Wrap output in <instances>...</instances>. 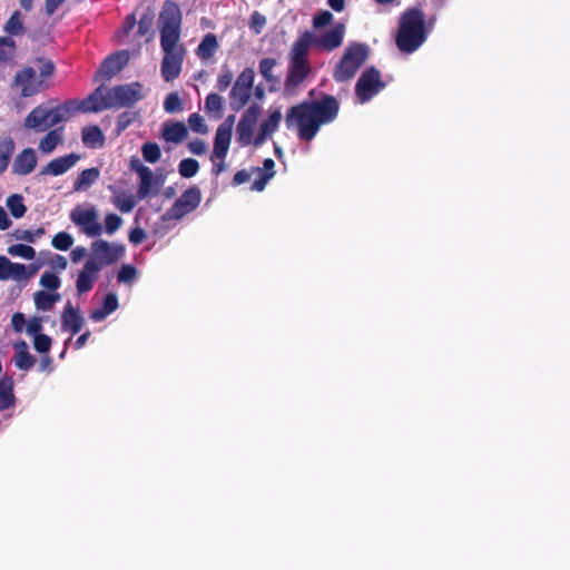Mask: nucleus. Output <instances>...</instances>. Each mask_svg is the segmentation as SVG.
I'll return each instance as SVG.
<instances>
[{"instance_id":"1","label":"nucleus","mask_w":570,"mask_h":570,"mask_svg":"<svg viewBox=\"0 0 570 570\" xmlns=\"http://www.w3.org/2000/svg\"><path fill=\"white\" fill-rule=\"evenodd\" d=\"M344 33V26L336 23L324 35H316L306 30L298 36L288 52L287 73L284 80V91L287 95L296 94L313 75V68L308 59L311 48L332 51L342 45Z\"/></svg>"},{"instance_id":"2","label":"nucleus","mask_w":570,"mask_h":570,"mask_svg":"<svg viewBox=\"0 0 570 570\" xmlns=\"http://www.w3.org/2000/svg\"><path fill=\"white\" fill-rule=\"evenodd\" d=\"M340 105L335 97L323 95L321 99L303 102L289 108L285 124L296 128L302 140H312L323 125L332 122L338 114Z\"/></svg>"},{"instance_id":"3","label":"nucleus","mask_w":570,"mask_h":570,"mask_svg":"<svg viewBox=\"0 0 570 570\" xmlns=\"http://www.w3.org/2000/svg\"><path fill=\"white\" fill-rule=\"evenodd\" d=\"M426 39L425 17L417 8L407 9L401 17L395 42L402 52H414Z\"/></svg>"},{"instance_id":"4","label":"nucleus","mask_w":570,"mask_h":570,"mask_svg":"<svg viewBox=\"0 0 570 570\" xmlns=\"http://www.w3.org/2000/svg\"><path fill=\"white\" fill-rule=\"evenodd\" d=\"M72 112H75V101H67L57 106L39 105L26 117L24 127L42 132L66 121Z\"/></svg>"},{"instance_id":"5","label":"nucleus","mask_w":570,"mask_h":570,"mask_svg":"<svg viewBox=\"0 0 570 570\" xmlns=\"http://www.w3.org/2000/svg\"><path fill=\"white\" fill-rule=\"evenodd\" d=\"M181 12L171 1H166L159 14L160 46L163 51H185L180 46Z\"/></svg>"},{"instance_id":"6","label":"nucleus","mask_w":570,"mask_h":570,"mask_svg":"<svg viewBox=\"0 0 570 570\" xmlns=\"http://www.w3.org/2000/svg\"><path fill=\"white\" fill-rule=\"evenodd\" d=\"M69 218L79 228L80 233L87 237L96 238L104 233V227L99 220V212L92 204L86 203L75 206Z\"/></svg>"},{"instance_id":"7","label":"nucleus","mask_w":570,"mask_h":570,"mask_svg":"<svg viewBox=\"0 0 570 570\" xmlns=\"http://www.w3.org/2000/svg\"><path fill=\"white\" fill-rule=\"evenodd\" d=\"M255 71L253 68H245L234 81L229 92V107L234 111L242 110L253 96Z\"/></svg>"},{"instance_id":"8","label":"nucleus","mask_w":570,"mask_h":570,"mask_svg":"<svg viewBox=\"0 0 570 570\" xmlns=\"http://www.w3.org/2000/svg\"><path fill=\"white\" fill-rule=\"evenodd\" d=\"M382 73L375 67H367L358 77V104H365L386 87Z\"/></svg>"},{"instance_id":"9","label":"nucleus","mask_w":570,"mask_h":570,"mask_svg":"<svg viewBox=\"0 0 570 570\" xmlns=\"http://www.w3.org/2000/svg\"><path fill=\"white\" fill-rule=\"evenodd\" d=\"M202 202L200 189L196 186L186 189L174 205L164 214V220L180 219L195 210Z\"/></svg>"},{"instance_id":"10","label":"nucleus","mask_w":570,"mask_h":570,"mask_svg":"<svg viewBox=\"0 0 570 570\" xmlns=\"http://www.w3.org/2000/svg\"><path fill=\"white\" fill-rule=\"evenodd\" d=\"M125 248L122 245L108 243L104 239H97L91 244V257L87 262H94L99 266H107L118 261L124 255Z\"/></svg>"},{"instance_id":"11","label":"nucleus","mask_w":570,"mask_h":570,"mask_svg":"<svg viewBox=\"0 0 570 570\" xmlns=\"http://www.w3.org/2000/svg\"><path fill=\"white\" fill-rule=\"evenodd\" d=\"M110 92L115 108L131 107L142 100L147 95V90L139 82L112 87L110 88Z\"/></svg>"},{"instance_id":"12","label":"nucleus","mask_w":570,"mask_h":570,"mask_svg":"<svg viewBox=\"0 0 570 570\" xmlns=\"http://www.w3.org/2000/svg\"><path fill=\"white\" fill-rule=\"evenodd\" d=\"M114 101L110 89L102 86L98 87L87 99L80 104L75 101V111L99 112L107 109H114Z\"/></svg>"},{"instance_id":"13","label":"nucleus","mask_w":570,"mask_h":570,"mask_svg":"<svg viewBox=\"0 0 570 570\" xmlns=\"http://www.w3.org/2000/svg\"><path fill=\"white\" fill-rule=\"evenodd\" d=\"M261 114V108L257 105H252L240 117L236 127L237 141L242 146H248L253 141L254 130Z\"/></svg>"},{"instance_id":"14","label":"nucleus","mask_w":570,"mask_h":570,"mask_svg":"<svg viewBox=\"0 0 570 570\" xmlns=\"http://www.w3.org/2000/svg\"><path fill=\"white\" fill-rule=\"evenodd\" d=\"M234 116H229L216 130L210 160H224L232 140Z\"/></svg>"},{"instance_id":"15","label":"nucleus","mask_w":570,"mask_h":570,"mask_svg":"<svg viewBox=\"0 0 570 570\" xmlns=\"http://www.w3.org/2000/svg\"><path fill=\"white\" fill-rule=\"evenodd\" d=\"M43 80L37 77L33 68L27 67L14 76L13 86L22 97H31L42 90Z\"/></svg>"},{"instance_id":"16","label":"nucleus","mask_w":570,"mask_h":570,"mask_svg":"<svg viewBox=\"0 0 570 570\" xmlns=\"http://www.w3.org/2000/svg\"><path fill=\"white\" fill-rule=\"evenodd\" d=\"M36 273L33 266L27 267L20 263H13L6 256H0V281L12 279L16 282L28 281Z\"/></svg>"},{"instance_id":"17","label":"nucleus","mask_w":570,"mask_h":570,"mask_svg":"<svg viewBox=\"0 0 570 570\" xmlns=\"http://www.w3.org/2000/svg\"><path fill=\"white\" fill-rule=\"evenodd\" d=\"M356 73V45H350L340 62L337 63L333 77L337 82L351 80Z\"/></svg>"},{"instance_id":"18","label":"nucleus","mask_w":570,"mask_h":570,"mask_svg":"<svg viewBox=\"0 0 570 570\" xmlns=\"http://www.w3.org/2000/svg\"><path fill=\"white\" fill-rule=\"evenodd\" d=\"M184 55L185 51H164L160 71L165 81H173L179 76Z\"/></svg>"},{"instance_id":"19","label":"nucleus","mask_w":570,"mask_h":570,"mask_svg":"<svg viewBox=\"0 0 570 570\" xmlns=\"http://www.w3.org/2000/svg\"><path fill=\"white\" fill-rule=\"evenodd\" d=\"M80 159V155L71 153L49 161L41 170L40 175L60 176L71 169Z\"/></svg>"},{"instance_id":"20","label":"nucleus","mask_w":570,"mask_h":570,"mask_svg":"<svg viewBox=\"0 0 570 570\" xmlns=\"http://www.w3.org/2000/svg\"><path fill=\"white\" fill-rule=\"evenodd\" d=\"M38 163L36 150L26 148L17 155L12 164V173L18 176H27L31 174Z\"/></svg>"},{"instance_id":"21","label":"nucleus","mask_w":570,"mask_h":570,"mask_svg":"<svg viewBox=\"0 0 570 570\" xmlns=\"http://www.w3.org/2000/svg\"><path fill=\"white\" fill-rule=\"evenodd\" d=\"M129 61V52L127 50L117 51L109 56L102 62L99 73L106 78H111L118 73Z\"/></svg>"},{"instance_id":"22","label":"nucleus","mask_w":570,"mask_h":570,"mask_svg":"<svg viewBox=\"0 0 570 570\" xmlns=\"http://www.w3.org/2000/svg\"><path fill=\"white\" fill-rule=\"evenodd\" d=\"M139 188L137 196L139 199H145L149 195L158 194L160 183L154 176L149 167H141L139 170Z\"/></svg>"},{"instance_id":"23","label":"nucleus","mask_w":570,"mask_h":570,"mask_svg":"<svg viewBox=\"0 0 570 570\" xmlns=\"http://www.w3.org/2000/svg\"><path fill=\"white\" fill-rule=\"evenodd\" d=\"M83 325V318L78 309L68 302L61 315V326L63 331H69L72 335L79 333Z\"/></svg>"},{"instance_id":"24","label":"nucleus","mask_w":570,"mask_h":570,"mask_svg":"<svg viewBox=\"0 0 570 570\" xmlns=\"http://www.w3.org/2000/svg\"><path fill=\"white\" fill-rule=\"evenodd\" d=\"M98 272L99 266L94 262H86L83 269L79 273L76 282V287L79 294L87 293L92 288Z\"/></svg>"},{"instance_id":"25","label":"nucleus","mask_w":570,"mask_h":570,"mask_svg":"<svg viewBox=\"0 0 570 570\" xmlns=\"http://www.w3.org/2000/svg\"><path fill=\"white\" fill-rule=\"evenodd\" d=\"M187 135V127L181 121H166L163 124L161 136L168 142L179 144Z\"/></svg>"},{"instance_id":"26","label":"nucleus","mask_w":570,"mask_h":570,"mask_svg":"<svg viewBox=\"0 0 570 570\" xmlns=\"http://www.w3.org/2000/svg\"><path fill=\"white\" fill-rule=\"evenodd\" d=\"M264 168H254L256 173L259 174V178L256 179L252 185V190L263 191L268 183L275 176V163L272 158H266L264 160Z\"/></svg>"},{"instance_id":"27","label":"nucleus","mask_w":570,"mask_h":570,"mask_svg":"<svg viewBox=\"0 0 570 570\" xmlns=\"http://www.w3.org/2000/svg\"><path fill=\"white\" fill-rule=\"evenodd\" d=\"M100 177V170L97 167H91L82 170L73 184L75 191L88 190Z\"/></svg>"},{"instance_id":"28","label":"nucleus","mask_w":570,"mask_h":570,"mask_svg":"<svg viewBox=\"0 0 570 570\" xmlns=\"http://www.w3.org/2000/svg\"><path fill=\"white\" fill-rule=\"evenodd\" d=\"M81 139L89 148H100L105 144V135L98 126H88L82 129Z\"/></svg>"},{"instance_id":"29","label":"nucleus","mask_w":570,"mask_h":570,"mask_svg":"<svg viewBox=\"0 0 570 570\" xmlns=\"http://www.w3.org/2000/svg\"><path fill=\"white\" fill-rule=\"evenodd\" d=\"M16 403L13 382L9 377L0 380V411L12 407Z\"/></svg>"},{"instance_id":"30","label":"nucleus","mask_w":570,"mask_h":570,"mask_svg":"<svg viewBox=\"0 0 570 570\" xmlns=\"http://www.w3.org/2000/svg\"><path fill=\"white\" fill-rule=\"evenodd\" d=\"M63 141L62 128H56L46 134L39 142V149L43 154H51Z\"/></svg>"},{"instance_id":"31","label":"nucleus","mask_w":570,"mask_h":570,"mask_svg":"<svg viewBox=\"0 0 570 570\" xmlns=\"http://www.w3.org/2000/svg\"><path fill=\"white\" fill-rule=\"evenodd\" d=\"M218 48L217 38L214 33H207L197 48V55L202 59H209Z\"/></svg>"},{"instance_id":"32","label":"nucleus","mask_w":570,"mask_h":570,"mask_svg":"<svg viewBox=\"0 0 570 570\" xmlns=\"http://www.w3.org/2000/svg\"><path fill=\"white\" fill-rule=\"evenodd\" d=\"M3 31L10 36H18L24 31L23 17L19 10H16L3 26Z\"/></svg>"},{"instance_id":"33","label":"nucleus","mask_w":570,"mask_h":570,"mask_svg":"<svg viewBox=\"0 0 570 570\" xmlns=\"http://www.w3.org/2000/svg\"><path fill=\"white\" fill-rule=\"evenodd\" d=\"M276 66L277 60L275 58H263L259 61L258 71L267 82L276 83L278 81L277 77L273 73Z\"/></svg>"},{"instance_id":"34","label":"nucleus","mask_w":570,"mask_h":570,"mask_svg":"<svg viewBox=\"0 0 570 570\" xmlns=\"http://www.w3.org/2000/svg\"><path fill=\"white\" fill-rule=\"evenodd\" d=\"M283 115L281 111V108H277L271 112L267 119H265L259 129L264 131V134H267L272 136L278 128L281 121H282Z\"/></svg>"},{"instance_id":"35","label":"nucleus","mask_w":570,"mask_h":570,"mask_svg":"<svg viewBox=\"0 0 570 570\" xmlns=\"http://www.w3.org/2000/svg\"><path fill=\"white\" fill-rule=\"evenodd\" d=\"M6 205L14 218H21L27 212V207L23 204V197L19 194L9 196Z\"/></svg>"},{"instance_id":"36","label":"nucleus","mask_w":570,"mask_h":570,"mask_svg":"<svg viewBox=\"0 0 570 570\" xmlns=\"http://www.w3.org/2000/svg\"><path fill=\"white\" fill-rule=\"evenodd\" d=\"M112 204L118 210L127 214L135 208L136 199L132 195H126L125 193H120L114 197Z\"/></svg>"},{"instance_id":"37","label":"nucleus","mask_w":570,"mask_h":570,"mask_svg":"<svg viewBox=\"0 0 570 570\" xmlns=\"http://www.w3.org/2000/svg\"><path fill=\"white\" fill-rule=\"evenodd\" d=\"M7 252L11 256L21 257L29 261L36 257L35 248L26 244L11 245L8 247Z\"/></svg>"},{"instance_id":"38","label":"nucleus","mask_w":570,"mask_h":570,"mask_svg":"<svg viewBox=\"0 0 570 570\" xmlns=\"http://www.w3.org/2000/svg\"><path fill=\"white\" fill-rule=\"evenodd\" d=\"M199 170V163L194 158H185L178 165L179 175L184 178L194 177Z\"/></svg>"},{"instance_id":"39","label":"nucleus","mask_w":570,"mask_h":570,"mask_svg":"<svg viewBox=\"0 0 570 570\" xmlns=\"http://www.w3.org/2000/svg\"><path fill=\"white\" fill-rule=\"evenodd\" d=\"M333 14L327 11V10H322L320 12H317L314 17H313V21H312V24H313V28H314V33L316 35H322L321 29L331 24V22L333 21ZM325 32H323L324 35Z\"/></svg>"},{"instance_id":"40","label":"nucleus","mask_w":570,"mask_h":570,"mask_svg":"<svg viewBox=\"0 0 570 570\" xmlns=\"http://www.w3.org/2000/svg\"><path fill=\"white\" fill-rule=\"evenodd\" d=\"M141 154L146 161L155 164L160 159L161 151L156 142H146L141 147Z\"/></svg>"},{"instance_id":"41","label":"nucleus","mask_w":570,"mask_h":570,"mask_svg":"<svg viewBox=\"0 0 570 570\" xmlns=\"http://www.w3.org/2000/svg\"><path fill=\"white\" fill-rule=\"evenodd\" d=\"M45 234V228L39 227L36 230L17 229L13 233V237L18 240H24L27 243H35Z\"/></svg>"},{"instance_id":"42","label":"nucleus","mask_w":570,"mask_h":570,"mask_svg":"<svg viewBox=\"0 0 570 570\" xmlns=\"http://www.w3.org/2000/svg\"><path fill=\"white\" fill-rule=\"evenodd\" d=\"M33 301L37 309L39 311L46 312L52 308L51 293L46 291H38L33 295Z\"/></svg>"},{"instance_id":"43","label":"nucleus","mask_w":570,"mask_h":570,"mask_svg":"<svg viewBox=\"0 0 570 570\" xmlns=\"http://www.w3.org/2000/svg\"><path fill=\"white\" fill-rule=\"evenodd\" d=\"M164 109L167 114H177L183 110V102L177 92L167 95L164 101Z\"/></svg>"},{"instance_id":"44","label":"nucleus","mask_w":570,"mask_h":570,"mask_svg":"<svg viewBox=\"0 0 570 570\" xmlns=\"http://www.w3.org/2000/svg\"><path fill=\"white\" fill-rule=\"evenodd\" d=\"M51 244L56 249L68 250L73 244V237L66 232H60L53 236Z\"/></svg>"},{"instance_id":"45","label":"nucleus","mask_w":570,"mask_h":570,"mask_svg":"<svg viewBox=\"0 0 570 570\" xmlns=\"http://www.w3.org/2000/svg\"><path fill=\"white\" fill-rule=\"evenodd\" d=\"M223 108V98L217 94H209L205 99L204 110L207 114H219Z\"/></svg>"},{"instance_id":"46","label":"nucleus","mask_w":570,"mask_h":570,"mask_svg":"<svg viewBox=\"0 0 570 570\" xmlns=\"http://www.w3.org/2000/svg\"><path fill=\"white\" fill-rule=\"evenodd\" d=\"M39 284L46 289L56 291L60 287L61 281L55 273L45 272L40 277Z\"/></svg>"},{"instance_id":"47","label":"nucleus","mask_w":570,"mask_h":570,"mask_svg":"<svg viewBox=\"0 0 570 570\" xmlns=\"http://www.w3.org/2000/svg\"><path fill=\"white\" fill-rule=\"evenodd\" d=\"M13 362L19 370L29 371L35 365L36 358L30 353H16Z\"/></svg>"},{"instance_id":"48","label":"nucleus","mask_w":570,"mask_h":570,"mask_svg":"<svg viewBox=\"0 0 570 570\" xmlns=\"http://www.w3.org/2000/svg\"><path fill=\"white\" fill-rule=\"evenodd\" d=\"M122 225V218L116 214H108L105 217L104 232L108 235L115 234Z\"/></svg>"},{"instance_id":"49","label":"nucleus","mask_w":570,"mask_h":570,"mask_svg":"<svg viewBox=\"0 0 570 570\" xmlns=\"http://www.w3.org/2000/svg\"><path fill=\"white\" fill-rule=\"evenodd\" d=\"M188 124H189L190 129L195 132H198V134L207 132V126L205 125V120L197 112H194L189 116Z\"/></svg>"},{"instance_id":"50","label":"nucleus","mask_w":570,"mask_h":570,"mask_svg":"<svg viewBox=\"0 0 570 570\" xmlns=\"http://www.w3.org/2000/svg\"><path fill=\"white\" fill-rule=\"evenodd\" d=\"M14 41L10 37H0V60L6 61L10 58L14 49Z\"/></svg>"},{"instance_id":"51","label":"nucleus","mask_w":570,"mask_h":570,"mask_svg":"<svg viewBox=\"0 0 570 570\" xmlns=\"http://www.w3.org/2000/svg\"><path fill=\"white\" fill-rule=\"evenodd\" d=\"M33 346L39 353H48L51 347V338L46 334L36 335Z\"/></svg>"},{"instance_id":"52","label":"nucleus","mask_w":570,"mask_h":570,"mask_svg":"<svg viewBox=\"0 0 570 570\" xmlns=\"http://www.w3.org/2000/svg\"><path fill=\"white\" fill-rule=\"evenodd\" d=\"M14 150V141L10 137H4L0 140V157L10 161L11 155Z\"/></svg>"},{"instance_id":"53","label":"nucleus","mask_w":570,"mask_h":570,"mask_svg":"<svg viewBox=\"0 0 570 570\" xmlns=\"http://www.w3.org/2000/svg\"><path fill=\"white\" fill-rule=\"evenodd\" d=\"M233 81V73L228 68H223L217 78L216 87L219 91H225Z\"/></svg>"},{"instance_id":"54","label":"nucleus","mask_w":570,"mask_h":570,"mask_svg":"<svg viewBox=\"0 0 570 570\" xmlns=\"http://www.w3.org/2000/svg\"><path fill=\"white\" fill-rule=\"evenodd\" d=\"M136 276V268L131 265H122L118 273V281L121 283H130Z\"/></svg>"},{"instance_id":"55","label":"nucleus","mask_w":570,"mask_h":570,"mask_svg":"<svg viewBox=\"0 0 570 570\" xmlns=\"http://www.w3.org/2000/svg\"><path fill=\"white\" fill-rule=\"evenodd\" d=\"M42 331V324L41 318L39 317H31L26 327V332L28 335L36 337V335H40Z\"/></svg>"},{"instance_id":"56","label":"nucleus","mask_w":570,"mask_h":570,"mask_svg":"<svg viewBox=\"0 0 570 570\" xmlns=\"http://www.w3.org/2000/svg\"><path fill=\"white\" fill-rule=\"evenodd\" d=\"M266 24L265 16L259 12H254L250 17V28L255 31V33H261L263 28Z\"/></svg>"},{"instance_id":"57","label":"nucleus","mask_w":570,"mask_h":570,"mask_svg":"<svg viewBox=\"0 0 570 570\" xmlns=\"http://www.w3.org/2000/svg\"><path fill=\"white\" fill-rule=\"evenodd\" d=\"M102 308L109 314L118 308V298L114 293H109L105 296Z\"/></svg>"},{"instance_id":"58","label":"nucleus","mask_w":570,"mask_h":570,"mask_svg":"<svg viewBox=\"0 0 570 570\" xmlns=\"http://www.w3.org/2000/svg\"><path fill=\"white\" fill-rule=\"evenodd\" d=\"M188 149L194 155H203L207 150V146L204 140L202 139H194L188 142Z\"/></svg>"},{"instance_id":"59","label":"nucleus","mask_w":570,"mask_h":570,"mask_svg":"<svg viewBox=\"0 0 570 570\" xmlns=\"http://www.w3.org/2000/svg\"><path fill=\"white\" fill-rule=\"evenodd\" d=\"M153 24V16L145 13L141 16L139 22H138V33L140 36L146 35Z\"/></svg>"},{"instance_id":"60","label":"nucleus","mask_w":570,"mask_h":570,"mask_svg":"<svg viewBox=\"0 0 570 570\" xmlns=\"http://www.w3.org/2000/svg\"><path fill=\"white\" fill-rule=\"evenodd\" d=\"M11 325L16 332L21 333L26 325L24 315L20 312L14 313L11 317Z\"/></svg>"},{"instance_id":"61","label":"nucleus","mask_w":570,"mask_h":570,"mask_svg":"<svg viewBox=\"0 0 570 570\" xmlns=\"http://www.w3.org/2000/svg\"><path fill=\"white\" fill-rule=\"evenodd\" d=\"M145 238L146 233L139 227L134 228L129 234V240L135 245L142 243Z\"/></svg>"},{"instance_id":"62","label":"nucleus","mask_w":570,"mask_h":570,"mask_svg":"<svg viewBox=\"0 0 570 570\" xmlns=\"http://www.w3.org/2000/svg\"><path fill=\"white\" fill-rule=\"evenodd\" d=\"M250 179V174L247 170H238L233 178L234 185H242Z\"/></svg>"},{"instance_id":"63","label":"nucleus","mask_w":570,"mask_h":570,"mask_svg":"<svg viewBox=\"0 0 570 570\" xmlns=\"http://www.w3.org/2000/svg\"><path fill=\"white\" fill-rule=\"evenodd\" d=\"M66 0H46V13L51 16Z\"/></svg>"},{"instance_id":"64","label":"nucleus","mask_w":570,"mask_h":570,"mask_svg":"<svg viewBox=\"0 0 570 570\" xmlns=\"http://www.w3.org/2000/svg\"><path fill=\"white\" fill-rule=\"evenodd\" d=\"M86 255V248L78 246L71 250L70 257L73 263L80 262Z\"/></svg>"}]
</instances>
